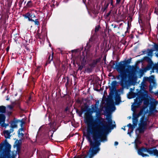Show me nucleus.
Segmentation results:
<instances>
[{
    "label": "nucleus",
    "instance_id": "f257e3e1",
    "mask_svg": "<svg viewBox=\"0 0 158 158\" xmlns=\"http://www.w3.org/2000/svg\"><path fill=\"white\" fill-rule=\"evenodd\" d=\"M92 110L90 114L85 118V123L87 125L85 136L90 146L88 153L89 158H92L99 152L101 142L107 140L106 135L102 134V128L100 127V124L103 125V121H101L102 118L96 104L92 107Z\"/></svg>",
    "mask_w": 158,
    "mask_h": 158
},
{
    "label": "nucleus",
    "instance_id": "f03ea898",
    "mask_svg": "<svg viewBox=\"0 0 158 158\" xmlns=\"http://www.w3.org/2000/svg\"><path fill=\"white\" fill-rule=\"evenodd\" d=\"M131 58H130L127 60L120 61L118 64H117V62H116L115 65L114 61H112L110 63L112 64L111 68L113 69H116L120 73L116 77L118 80L121 78L120 84L122 87V90L126 87H128V81L126 80L127 77L129 78L132 77L135 74L136 69L133 66L132 68L131 66L129 65L131 63Z\"/></svg>",
    "mask_w": 158,
    "mask_h": 158
},
{
    "label": "nucleus",
    "instance_id": "7ed1b4c3",
    "mask_svg": "<svg viewBox=\"0 0 158 158\" xmlns=\"http://www.w3.org/2000/svg\"><path fill=\"white\" fill-rule=\"evenodd\" d=\"M131 94L132 95L133 98L137 96V97L135 99L134 105L131 109L133 111H134L136 108H138L141 105L143 99L145 98V94L144 92L141 90L136 93L132 92Z\"/></svg>",
    "mask_w": 158,
    "mask_h": 158
},
{
    "label": "nucleus",
    "instance_id": "20e7f679",
    "mask_svg": "<svg viewBox=\"0 0 158 158\" xmlns=\"http://www.w3.org/2000/svg\"><path fill=\"white\" fill-rule=\"evenodd\" d=\"M54 52H52L51 56V54L48 53V58L46 61V65L50 63L51 61H52L53 64L55 66L56 71L58 72L60 70V61L59 58L54 57L53 59Z\"/></svg>",
    "mask_w": 158,
    "mask_h": 158
},
{
    "label": "nucleus",
    "instance_id": "39448f33",
    "mask_svg": "<svg viewBox=\"0 0 158 158\" xmlns=\"http://www.w3.org/2000/svg\"><path fill=\"white\" fill-rule=\"evenodd\" d=\"M9 123L10 124V129L14 131V129L17 128L18 124L20 123V126L22 127L25 122L23 119L20 120L14 118Z\"/></svg>",
    "mask_w": 158,
    "mask_h": 158
},
{
    "label": "nucleus",
    "instance_id": "423d86ee",
    "mask_svg": "<svg viewBox=\"0 0 158 158\" xmlns=\"http://www.w3.org/2000/svg\"><path fill=\"white\" fill-rule=\"evenodd\" d=\"M11 145L7 142L6 139L5 140L4 142H1L0 144V152L2 151V153L6 151H8L11 148Z\"/></svg>",
    "mask_w": 158,
    "mask_h": 158
},
{
    "label": "nucleus",
    "instance_id": "0eeeda50",
    "mask_svg": "<svg viewBox=\"0 0 158 158\" xmlns=\"http://www.w3.org/2000/svg\"><path fill=\"white\" fill-rule=\"evenodd\" d=\"M6 107L4 106H0V124L5 122L6 116L4 114L6 112Z\"/></svg>",
    "mask_w": 158,
    "mask_h": 158
},
{
    "label": "nucleus",
    "instance_id": "6e6552de",
    "mask_svg": "<svg viewBox=\"0 0 158 158\" xmlns=\"http://www.w3.org/2000/svg\"><path fill=\"white\" fill-rule=\"evenodd\" d=\"M102 119L101 121H103ZM106 119L108 123H106V124L104 125L103 123V122H104L105 121L103 120V121L102 122L103 125H102V126L103 127L105 130H107L109 128V126H110L112 125V121L110 115H107L106 116Z\"/></svg>",
    "mask_w": 158,
    "mask_h": 158
},
{
    "label": "nucleus",
    "instance_id": "1a4fd4ad",
    "mask_svg": "<svg viewBox=\"0 0 158 158\" xmlns=\"http://www.w3.org/2000/svg\"><path fill=\"white\" fill-rule=\"evenodd\" d=\"M117 82L116 81H113L111 83V87L109 86V90H110V95H113L115 92L116 91V86L117 84Z\"/></svg>",
    "mask_w": 158,
    "mask_h": 158
},
{
    "label": "nucleus",
    "instance_id": "9d476101",
    "mask_svg": "<svg viewBox=\"0 0 158 158\" xmlns=\"http://www.w3.org/2000/svg\"><path fill=\"white\" fill-rule=\"evenodd\" d=\"M11 149H9L8 151H6L4 153L3 156L7 158H16L17 154L15 152L14 153L13 152H12V156H11L10 152H11Z\"/></svg>",
    "mask_w": 158,
    "mask_h": 158
},
{
    "label": "nucleus",
    "instance_id": "9b49d317",
    "mask_svg": "<svg viewBox=\"0 0 158 158\" xmlns=\"http://www.w3.org/2000/svg\"><path fill=\"white\" fill-rule=\"evenodd\" d=\"M148 119L145 118L144 114L142 116L140 119V123L139 125L147 127V121Z\"/></svg>",
    "mask_w": 158,
    "mask_h": 158
},
{
    "label": "nucleus",
    "instance_id": "f8f14e48",
    "mask_svg": "<svg viewBox=\"0 0 158 158\" xmlns=\"http://www.w3.org/2000/svg\"><path fill=\"white\" fill-rule=\"evenodd\" d=\"M101 60V58H100L93 60L91 63L89 64V66L92 68H94L96 67L98 63L100 62Z\"/></svg>",
    "mask_w": 158,
    "mask_h": 158
},
{
    "label": "nucleus",
    "instance_id": "ddd939ff",
    "mask_svg": "<svg viewBox=\"0 0 158 158\" xmlns=\"http://www.w3.org/2000/svg\"><path fill=\"white\" fill-rule=\"evenodd\" d=\"M158 102V101H155V102H151L150 103V110L151 112H156L157 110H156V105Z\"/></svg>",
    "mask_w": 158,
    "mask_h": 158
},
{
    "label": "nucleus",
    "instance_id": "4468645a",
    "mask_svg": "<svg viewBox=\"0 0 158 158\" xmlns=\"http://www.w3.org/2000/svg\"><path fill=\"white\" fill-rule=\"evenodd\" d=\"M152 68V65H149L144 69V71L146 72L147 70H148ZM153 70H158V63L156 64L153 66L152 67Z\"/></svg>",
    "mask_w": 158,
    "mask_h": 158
},
{
    "label": "nucleus",
    "instance_id": "2eb2a0df",
    "mask_svg": "<svg viewBox=\"0 0 158 158\" xmlns=\"http://www.w3.org/2000/svg\"><path fill=\"white\" fill-rule=\"evenodd\" d=\"M13 131V130H12L11 129L10 130V131L4 130L3 132L4 135L6 139H10L11 136L10 134Z\"/></svg>",
    "mask_w": 158,
    "mask_h": 158
},
{
    "label": "nucleus",
    "instance_id": "dca6fc26",
    "mask_svg": "<svg viewBox=\"0 0 158 158\" xmlns=\"http://www.w3.org/2000/svg\"><path fill=\"white\" fill-rule=\"evenodd\" d=\"M147 128V127L139 125V127H138L135 130L136 133L137 132V131H139V133H143L144 132L145 130Z\"/></svg>",
    "mask_w": 158,
    "mask_h": 158
},
{
    "label": "nucleus",
    "instance_id": "f3484780",
    "mask_svg": "<svg viewBox=\"0 0 158 158\" xmlns=\"http://www.w3.org/2000/svg\"><path fill=\"white\" fill-rule=\"evenodd\" d=\"M88 107L85 106L84 108L81 109V111H79V110L77 108L75 109L76 110V112L77 114H78V115L80 117H81L82 114L83 112L85 111L87 109Z\"/></svg>",
    "mask_w": 158,
    "mask_h": 158
},
{
    "label": "nucleus",
    "instance_id": "a211bd4d",
    "mask_svg": "<svg viewBox=\"0 0 158 158\" xmlns=\"http://www.w3.org/2000/svg\"><path fill=\"white\" fill-rule=\"evenodd\" d=\"M23 16L25 19H28L29 21H34V20L31 18V13L28 12L25 14H23Z\"/></svg>",
    "mask_w": 158,
    "mask_h": 158
},
{
    "label": "nucleus",
    "instance_id": "6ab92c4d",
    "mask_svg": "<svg viewBox=\"0 0 158 158\" xmlns=\"http://www.w3.org/2000/svg\"><path fill=\"white\" fill-rule=\"evenodd\" d=\"M109 0L105 1L103 7H102L101 10L103 12H104L108 7L109 6Z\"/></svg>",
    "mask_w": 158,
    "mask_h": 158
},
{
    "label": "nucleus",
    "instance_id": "aec40b11",
    "mask_svg": "<svg viewBox=\"0 0 158 158\" xmlns=\"http://www.w3.org/2000/svg\"><path fill=\"white\" fill-rule=\"evenodd\" d=\"M93 41V39L90 38L89 41L88 43H87L85 47V50H89L92 46V44L91 43V42Z\"/></svg>",
    "mask_w": 158,
    "mask_h": 158
},
{
    "label": "nucleus",
    "instance_id": "412c9836",
    "mask_svg": "<svg viewBox=\"0 0 158 158\" xmlns=\"http://www.w3.org/2000/svg\"><path fill=\"white\" fill-rule=\"evenodd\" d=\"M149 152L150 154H153L154 155L158 156V151L156 149H152V148H150Z\"/></svg>",
    "mask_w": 158,
    "mask_h": 158
},
{
    "label": "nucleus",
    "instance_id": "4be33fe9",
    "mask_svg": "<svg viewBox=\"0 0 158 158\" xmlns=\"http://www.w3.org/2000/svg\"><path fill=\"white\" fill-rule=\"evenodd\" d=\"M149 152L150 154H153L154 155L158 156V151L156 149H152V148H150Z\"/></svg>",
    "mask_w": 158,
    "mask_h": 158
},
{
    "label": "nucleus",
    "instance_id": "5701e85b",
    "mask_svg": "<svg viewBox=\"0 0 158 158\" xmlns=\"http://www.w3.org/2000/svg\"><path fill=\"white\" fill-rule=\"evenodd\" d=\"M115 103L116 105L118 104L119 103L121 102V98L120 95L116 93V96L115 97Z\"/></svg>",
    "mask_w": 158,
    "mask_h": 158
},
{
    "label": "nucleus",
    "instance_id": "b1692460",
    "mask_svg": "<svg viewBox=\"0 0 158 158\" xmlns=\"http://www.w3.org/2000/svg\"><path fill=\"white\" fill-rule=\"evenodd\" d=\"M20 102L19 101L13 102L12 103V105H13L14 106H15L17 108L21 110H22L20 107Z\"/></svg>",
    "mask_w": 158,
    "mask_h": 158
},
{
    "label": "nucleus",
    "instance_id": "393cba45",
    "mask_svg": "<svg viewBox=\"0 0 158 158\" xmlns=\"http://www.w3.org/2000/svg\"><path fill=\"white\" fill-rule=\"evenodd\" d=\"M109 4H110L111 7H110V10H112V11H113V9L115 7V6H117V5H116V3L115 5L114 4V1L113 0H109Z\"/></svg>",
    "mask_w": 158,
    "mask_h": 158
},
{
    "label": "nucleus",
    "instance_id": "a878e982",
    "mask_svg": "<svg viewBox=\"0 0 158 158\" xmlns=\"http://www.w3.org/2000/svg\"><path fill=\"white\" fill-rule=\"evenodd\" d=\"M15 145H14V147L15 146H16V147H21V145L22 144V140L21 139H20L18 140V139H16L15 141Z\"/></svg>",
    "mask_w": 158,
    "mask_h": 158
},
{
    "label": "nucleus",
    "instance_id": "bb28decb",
    "mask_svg": "<svg viewBox=\"0 0 158 158\" xmlns=\"http://www.w3.org/2000/svg\"><path fill=\"white\" fill-rule=\"evenodd\" d=\"M127 126L128 127L130 128L131 129V131H130V132H128L127 133L128 134H130L132 132L133 129L135 127L133 125H132L131 123L128 124Z\"/></svg>",
    "mask_w": 158,
    "mask_h": 158
},
{
    "label": "nucleus",
    "instance_id": "cd10ccee",
    "mask_svg": "<svg viewBox=\"0 0 158 158\" xmlns=\"http://www.w3.org/2000/svg\"><path fill=\"white\" fill-rule=\"evenodd\" d=\"M81 63L85 64L86 62V60L85 59V56L84 53H82L81 58Z\"/></svg>",
    "mask_w": 158,
    "mask_h": 158
},
{
    "label": "nucleus",
    "instance_id": "c85d7f7f",
    "mask_svg": "<svg viewBox=\"0 0 158 158\" xmlns=\"http://www.w3.org/2000/svg\"><path fill=\"white\" fill-rule=\"evenodd\" d=\"M33 6V4L31 0L28 1L26 5L27 7V8H31Z\"/></svg>",
    "mask_w": 158,
    "mask_h": 158
},
{
    "label": "nucleus",
    "instance_id": "c756f323",
    "mask_svg": "<svg viewBox=\"0 0 158 158\" xmlns=\"http://www.w3.org/2000/svg\"><path fill=\"white\" fill-rule=\"evenodd\" d=\"M117 9H116V11H115V12H114V11H112V10H110L109 12L108 13H107L106 15V17H108L111 13L113 14H116L117 12Z\"/></svg>",
    "mask_w": 158,
    "mask_h": 158
},
{
    "label": "nucleus",
    "instance_id": "7c9ffc66",
    "mask_svg": "<svg viewBox=\"0 0 158 158\" xmlns=\"http://www.w3.org/2000/svg\"><path fill=\"white\" fill-rule=\"evenodd\" d=\"M148 56H152V55L153 52L154 51L153 49H148Z\"/></svg>",
    "mask_w": 158,
    "mask_h": 158
},
{
    "label": "nucleus",
    "instance_id": "2f4dec72",
    "mask_svg": "<svg viewBox=\"0 0 158 158\" xmlns=\"http://www.w3.org/2000/svg\"><path fill=\"white\" fill-rule=\"evenodd\" d=\"M77 64L78 66V70H80V71H81L83 67L85 66V64L82 63H81V65L80 64Z\"/></svg>",
    "mask_w": 158,
    "mask_h": 158
},
{
    "label": "nucleus",
    "instance_id": "473e14b6",
    "mask_svg": "<svg viewBox=\"0 0 158 158\" xmlns=\"http://www.w3.org/2000/svg\"><path fill=\"white\" fill-rule=\"evenodd\" d=\"M60 2V0H52V2L53 3V5H54L55 4L57 6L59 4V2Z\"/></svg>",
    "mask_w": 158,
    "mask_h": 158
},
{
    "label": "nucleus",
    "instance_id": "72a5a7b5",
    "mask_svg": "<svg viewBox=\"0 0 158 158\" xmlns=\"http://www.w3.org/2000/svg\"><path fill=\"white\" fill-rule=\"evenodd\" d=\"M21 147H16V150L15 152L18 155H19L21 151Z\"/></svg>",
    "mask_w": 158,
    "mask_h": 158
},
{
    "label": "nucleus",
    "instance_id": "f704fd0d",
    "mask_svg": "<svg viewBox=\"0 0 158 158\" xmlns=\"http://www.w3.org/2000/svg\"><path fill=\"white\" fill-rule=\"evenodd\" d=\"M144 105L147 106L149 104V101L148 99H145L143 102Z\"/></svg>",
    "mask_w": 158,
    "mask_h": 158
},
{
    "label": "nucleus",
    "instance_id": "c9c22d12",
    "mask_svg": "<svg viewBox=\"0 0 158 158\" xmlns=\"http://www.w3.org/2000/svg\"><path fill=\"white\" fill-rule=\"evenodd\" d=\"M143 59L144 60H146L148 62L152 61L151 59L148 56H145L143 58Z\"/></svg>",
    "mask_w": 158,
    "mask_h": 158
},
{
    "label": "nucleus",
    "instance_id": "e433bc0d",
    "mask_svg": "<svg viewBox=\"0 0 158 158\" xmlns=\"http://www.w3.org/2000/svg\"><path fill=\"white\" fill-rule=\"evenodd\" d=\"M138 121V120L132 119L133 125H134L135 127L137 126Z\"/></svg>",
    "mask_w": 158,
    "mask_h": 158
},
{
    "label": "nucleus",
    "instance_id": "4c0bfd02",
    "mask_svg": "<svg viewBox=\"0 0 158 158\" xmlns=\"http://www.w3.org/2000/svg\"><path fill=\"white\" fill-rule=\"evenodd\" d=\"M141 149H142V151L143 152H147L149 153L150 149V148L143 147L141 148Z\"/></svg>",
    "mask_w": 158,
    "mask_h": 158
},
{
    "label": "nucleus",
    "instance_id": "58836bf2",
    "mask_svg": "<svg viewBox=\"0 0 158 158\" xmlns=\"http://www.w3.org/2000/svg\"><path fill=\"white\" fill-rule=\"evenodd\" d=\"M137 114L134 113L133 114V118L132 119H137L138 120V118L139 117L138 115Z\"/></svg>",
    "mask_w": 158,
    "mask_h": 158
},
{
    "label": "nucleus",
    "instance_id": "ea45409f",
    "mask_svg": "<svg viewBox=\"0 0 158 158\" xmlns=\"http://www.w3.org/2000/svg\"><path fill=\"white\" fill-rule=\"evenodd\" d=\"M154 78V77L152 75L148 77V81L151 82H152L153 81Z\"/></svg>",
    "mask_w": 158,
    "mask_h": 158
},
{
    "label": "nucleus",
    "instance_id": "a19ab883",
    "mask_svg": "<svg viewBox=\"0 0 158 158\" xmlns=\"http://www.w3.org/2000/svg\"><path fill=\"white\" fill-rule=\"evenodd\" d=\"M154 50L158 51V44L156 43H154Z\"/></svg>",
    "mask_w": 158,
    "mask_h": 158
},
{
    "label": "nucleus",
    "instance_id": "79ce46f5",
    "mask_svg": "<svg viewBox=\"0 0 158 158\" xmlns=\"http://www.w3.org/2000/svg\"><path fill=\"white\" fill-rule=\"evenodd\" d=\"M31 22H34L35 24V25H37L39 26L40 25V23L39 21H38V19H35V20H34V21H31Z\"/></svg>",
    "mask_w": 158,
    "mask_h": 158
},
{
    "label": "nucleus",
    "instance_id": "37998d69",
    "mask_svg": "<svg viewBox=\"0 0 158 158\" xmlns=\"http://www.w3.org/2000/svg\"><path fill=\"white\" fill-rule=\"evenodd\" d=\"M14 106L13 105H8L6 106V107L7 108H9L10 110H12L13 109Z\"/></svg>",
    "mask_w": 158,
    "mask_h": 158
},
{
    "label": "nucleus",
    "instance_id": "c03bdc74",
    "mask_svg": "<svg viewBox=\"0 0 158 158\" xmlns=\"http://www.w3.org/2000/svg\"><path fill=\"white\" fill-rule=\"evenodd\" d=\"M40 67L38 66L36 68L35 70V74L37 73V74H39V72L40 71Z\"/></svg>",
    "mask_w": 158,
    "mask_h": 158
},
{
    "label": "nucleus",
    "instance_id": "a18cd8bd",
    "mask_svg": "<svg viewBox=\"0 0 158 158\" xmlns=\"http://www.w3.org/2000/svg\"><path fill=\"white\" fill-rule=\"evenodd\" d=\"M29 80L30 82L31 81V83H33V84L34 85L35 84V82L34 81V79L33 77H31L29 79Z\"/></svg>",
    "mask_w": 158,
    "mask_h": 158
},
{
    "label": "nucleus",
    "instance_id": "49530a36",
    "mask_svg": "<svg viewBox=\"0 0 158 158\" xmlns=\"http://www.w3.org/2000/svg\"><path fill=\"white\" fill-rule=\"evenodd\" d=\"M129 24H130L129 21H127V30L125 32V34H126L127 33L129 32L128 30L129 28H130V27H129Z\"/></svg>",
    "mask_w": 158,
    "mask_h": 158
},
{
    "label": "nucleus",
    "instance_id": "de8ad7c7",
    "mask_svg": "<svg viewBox=\"0 0 158 158\" xmlns=\"http://www.w3.org/2000/svg\"><path fill=\"white\" fill-rule=\"evenodd\" d=\"M143 151H142V149L141 148L139 149L138 150V154L139 155L141 156L142 154L143 153Z\"/></svg>",
    "mask_w": 158,
    "mask_h": 158
},
{
    "label": "nucleus",
    "instance_id": "09e8293b",
    "mask_svg": "<svg viewBox=\"0 0 158 158\" xmlns=\"http://www.w3.org/2000/svg\"><path fill=\"white\" fill-rule=\"evenodd\" d=\"M24 0H20L19 3V8L21 7L22 5Z\"/></svg>",
    "mask_w": 158,
    "mask_h": 158
},
{
    "label": "nucleus",
    "instance_id": "8fccbe9b",
    "mask_svg": "<svg viewBox=\"0 0 158 158\" xmlns=\"http://www.w3.org/2000/svg\"><path fill=\"white\" fill-rule=\"evenodd\" d=\"M93 68H92L91 67L90 68H88L86 69L87 72L88 73H90L92 72V70Z\"/></svg>",
    "mask_w": 158,
    "mask_h": 158
},
{
    "label": "nucleus",
    "instance_id": "3c124183",
    "mask_svg": "<svg viewBox=\"0 0 158 158\" xmlns=\"http://www.w3.org/2000/svg\"><path fill=\"white\" fill-rule=\"evenodd\" d=\"M116 127V125L115 124V125H113L112 124V125H111L110 126H109V129L107 130H106V131H108L109 130V129H112L114 128V127Z\"/></svg>",
    "mask_w": 158,
    "mask_h": 158
},
{
    "label": "nucleus",
    "instance_id": "603ef678",
    "mask_svg": "<svg viewBox=\"0 0 158 158\" xmlns=\"http://www.w3.org/2000/svg\"><path fill=\"white\" fill-rule=\"evenodd\" d=\"M100 28V25H98L97 26H96L95 29V32H97L98 31L99 29Z\"/></svg>",
    "mask_w": 158,
    "mask_h": 158
},
{
    "label": "nucleus",
    "instance_id": "864d4df0",
    "mask_svg": "<svg viewBox=\"0 0 158 158\" xmlns=\"http://www.w3.org/2000/svg\"><path fill=\"white\" fill-rule=\"evenodd\" d=\"M67 82L65 84V85L66 87L69 84V78L68 77H67Z\"/></svg>",
    "mask_w": 158,
    "mask_h": 158
},
{
    "label": "nucleus",
    "instance_id": "5fc2aeb1",
    "mask_svg": "<svg viewBox=\"0 0 158 158\" xmlns=\"http://www.w3.org/2000/svg\"><path fill=\"white\" fill-rule=\"evenodd\" d=\"M65 69V66L64 64H62L61 66V69H60V70L61 71H64Z\"/></svg>",
    "mask_w": 158,
    "mask_h": 158
},
{
    "label": "nucleus",
    "instance_id": "6e6d98bb",
    "mask_svg": "<svg viewBox=\"0 0 158 158\" xmlns=\"http://www.w3.org/2000/svg\"><path fill=\"white\" fill-rule=\"evenodd\" d=\"M1 124H2L1 126L3 127H6L7 126H8L9 125V124L8 123L6 124L5 123H2Z\"/></svg>",
    "mask_w": 158,
    "mask_h": 158
},
{
    "label": "nucleus",
    "instance_id": "4d7b16f0",
    "mask_svg": "<svg viewBox=\"0 0 158 158\" xmlns=\"http://www.w3.org/2000/svg\"><path fill=\"white\" fill-rule=\"evenodd\" d=\"M143 110H141L139 113L137 114L139 116H140L143 114Z\"/></svg>",
    "mask_w": 158,
    "mask_h": 158
},
{
    "label": "nucleus",
    "instance_id": "13d9d810",
    "mask_svg": "<svg viewBox=\"0 0 158 158\" xmlns=\"http://www.w3.org/2000/svg\"><path fill=\"white\" fill-rule=\"evenodd\" d=\"M55 122L54 121L51 122L49 123V124L51 127H53L54 126Z\"/></svg>",
    "mask_w": 158,
    "mask_h": 158
},
{
    "label": "nucleus",
    "instance_id": "bf43d9fd",
    "mask_svg": "<svg viewBox=\"0 0 158 158\" xmlns=\"http://www.w3.org/2000/svg\"><path fill=\"white\" fill-rule=\"evenodd\" d=\"M121 0H116V5L119 4L121 2Z\"/></svg>",
    "mask_w": 158,
    "mask_h": 158
},
{
    "label": "nucleus",
    "instance_id": "052dcab7",
    "mask_svg": "<svg viewBox=\"0 0 158 158\" xmlns=\"http://www.w3.org/2000/svg\"><path fill=\"white\" fill-rule=\"evenodd\" d=\"M35 17H36V16L35 15H34V13H31V19L32 18H34Z\"/></svg>",
    "mask_w": 158,
    "mask_h": 158
},
{
    "label": "nucleus",
    "instance_id": "680f3d73",
    "mask_svg": "<svg viewBox=\"0 0 158 158\" xmlns=\"http://www.w3.org/2000/svg\"><path fill=\"white\" fill-rule=\"evenodd\" d=\"M143 80L145 81H148V77H144L143 78Z\"/></svg>",
    "mask_w": 158,
    "mask_h": 158
},
{
    "label": "nucleus",
    "instance_id": "e2e57ef3",
    "mask_svg": "<svg viewBox=\"0 0 158 158\" xmlns=\"http://www.w3.org/2000/svg\"><path fill=\"white\" fill-rule=\"evenodd\" d=\"M99 49V45H98L97 46L95 50V52L96 53H97V50H98Z\"/></svg>",
    "mask_w": 158,
    "mask_h": 158
},
{
    "label": "nucleus",
    "instance_id": "0e129e2a",
    "mask_svg": "<svg viewBox=\"0 0 158 158\" xmlns=\"http://www.w3.org/2000/svg\"><path fill=\"white\" fill-rule=\"evenodd\" d=\"M155 12L156 13V14L158 15V8H155Z\"/></svg>",
    "mask_w": 158,
    "mask_h": 158
},
{
    "label": "nucleus",
    "instance_id": "69168bd1",
    "mask_svg": "<svg viewBox=\"0 0 158 158\" xmlns=\"http://www.w3.org/2000/svg\"><path fill=\"white\" fill-rule=\"evenodd\" d=\"M21 130L22 131L23 130V128L22 127L21 128H20L18 131V134L19 135L20 134V131H19L20 130Z\"/></svg>",
    "mask_w": 158,
    "mask_h": 158
},
{
    "label": "nucleus",
    "instance_id": "338daca9",
    "mask_svg": "<svg viewBox=\"0 0 158 158\" xmlns=\"http://www.w3.org/2000/svg\"><path fill=\"white\" fill-rule=\"evenodd\" d=\"M143 157H145V156H148V154H144V153H143L142 155H141Z\"/></svg>",
    "mask_w": 158,
    "mask_h": 158
},
{
    "label": "nucleus",
    "instance_id": "774afa93",
    "mask_svg": "<svg viewBox=\"0 0 158 158\" xmlns=\"http://www.w3.org/2000/svg\"><path fill=\"white\" fill-rule=\"evenodd\" d=\"M111 26L112 27L113 26L114 28H116L117 27V26L116 24H112L111 25Z\"/></svg>",
    "mask_w": 158,
    "mask_h": 158
}]
</instances>
